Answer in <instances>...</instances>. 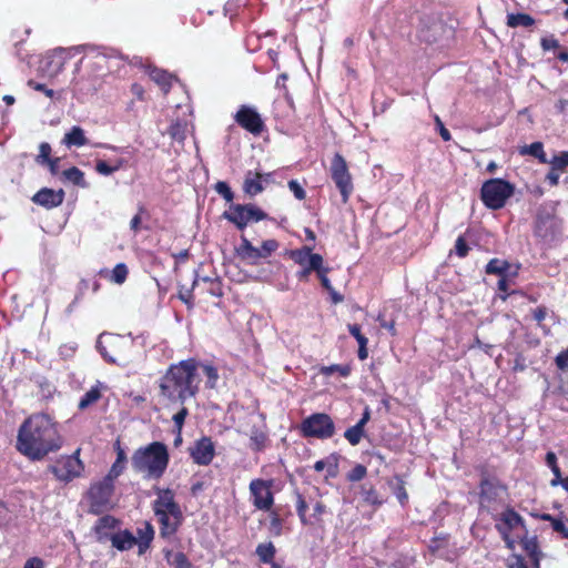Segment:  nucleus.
Listing matches in <instances>:
<instances>
[{
  "instance_id": "obj_13",
  "label": "nucleus",
  "mask_w": 568,
  "mask_h": 568,
  "mask_svg": "<svg viewBox=\"0 0 568 568\" xmlns=\"http://www.w3.org/2000/svg\"><path fill=\"white\" fill-rule=\"evenodd\" d=\"M428 551L446 561H455L459 556L460 551L456 546V542L452 541L449 534L440 532L435 535L428 544Z\"/></svg>"
},
{
  "instance_id": "obj_55",
  "label": "nucleus",
  "mask_w": 568,
  "mask_h": 568,
  "mask_svg": "<svg viewBox=\"0 0 568 568\" xmlns=\"http://www.w3.org/2000/svg\"><path fill=\"white\" fill-rule=\"evenodd\" d=\"M288 189L293 192L294 196L297 200H304L306 197V192L302 187V185L296 180H291L288 182Z\"/></svg>"
},
{
  "instance_id": "obj_5",
  "label": "nucleus",
  "mask_w": 568,
  "mask_h": 568,
  "mask_svg": "<svg viewBox=\"0 0 568 568\" xmlns=\"http://www.w3.org/2000/svg\"><path fill=\"white\" fill-rule=\"evenodd\" d=\"M514 191L515 187L509 182L501 179H490L483 184L480 197L488 209L499 210L504 207Z\"/></svg>"
},
{
  "instance_id": "obj_63",
  "label": "nucleus",
  "mask_w": 568,
  "mask_h": 568,
  "mask_svg": "<svg viewBox=\"0 0 568 568\" xmlns=\"http://www.w3.org/2000/svg\"><path fill=\"white\" fill-rule=\"evenodd\" d=\"M514 561L508 565V568H529L525 558L521 555H514Z\"/></svg>"
},
{
  "instance_id": "obj_14",
  "label": "nucleus",
  "mask_w": 568,
  "mask_h": 568,
  "mask_svg": "<svg viewBox=\"0 0 568 568\" xmlns=\"http://www.w3.org/2000/svg\"><path fill=\"white\" fill-rule=\"evenodd\" d=\"M501 524H496V529L503 536L507 547L514 549L515 542L510 538L511 530L521 527L525 532L527 531L524 518L511 507H507L500 514Z\"/></svg>"
},
{
  "instance_id": "obj_10",
  "label": "nucleus",
  "mask_w": 568,
  "mask_h": 568,
  "mask_svg": "<svg viewBox=\"0 0 568 568\" xmlns=\"http://www.w3.org/2000/svg\"><path fill=\"white\" fill-rule=\"evenodd\" d=\"M273 480L256 478L251 480L248 489L252 504L257 510H271L274 506V494L272 491Z\"/></svg>"
},
{
  "instance_id": "obj_19",
  "label": "nucleus",
  "mask_w": 568,
  "mask_h": 568,
  "mask_svg": "<svg viewBox=\"0 0 568 568\" xmlns=\"http://www.w3.org/2000/svg\"><path fill=\"white\" fill-rule=\"evenodd\" d=\"M155 517L160 528V537L163 539L172 538L179 531L184 520L182 510L178 511L176 517L169 514L155 515Z\"/></svg>"
},
{
  "instance_id": "obj_49",
  "label": "nucleus",
  "mask_w": 568,
  "mask_h": 568,
  "mask_svg": "<svg viewBox=\"0 0 568 568\" xmlns=\"http://www.w3.org/2000/svg\"><path fill=\"white\" fill-rule=\"evenodd\" d=\"M136 534L139 536L138 541H152L154 539L155 531L153 526L149 521H145L144 528H139Z\"/></svg>"
},
{
  "instance_id": "obj_24",
  "label": "nucleus",
  "mask_w": 568,
  "mask_h": 568,
  "mask_svg": "<svg viewBox=\"0 0 568 568\" xmlns=\"http://www.w3.org/2000/svg\"><path fill=\"white\" fill-rule=\"evenodd\" d=\"M487 274H496L498 276L507 275L517 277L519 266H511L507 261L500 258H491L485 268Z\"/></svg>"
},
{
  "instance_id": "obj_43",
  "label": "nucleus",
  "mask_w": 568,
  "mask_h": 568,
  "mask_svg": "<svg viewBox=\"0 0 568 568\" xmlns=\"http://www.w3.org/2000/svg\"><path fill=\"white\" fill-rule=\"evenodd\" d=\"M362 495L365 503L373 506H381L383 500L379 499L378 493L373 485L368 488L366 486L362 487Z\"/></svg>"
},
{
  "instance_id": "obj_8",
  "label": "nucleus",
  "mask_w": 568,
  "mask_h": 568,
  "mask_svg": "<svg viewBox=\"0 0 568 568\" xmlns=\"http://www.w3.org/2000/svg\"><path fill=\"white\" fill-rule=\"evenodd\" d=\"M79 455L80 448L71 455L60 456L52 465L49 466V470L60 481L69 483L73 480L81 476L84 470V465Z\"/></svg>"
},
{
  "instance_id": "obj_58",
  "label": "nucleus",
  "mask_w": 568,
  "mask_h": 568,
  "mask_svg": "<svg viewBox=\"0 0 568 568\" xmlns=\"http://www.w3.org/2000/svg\"><path fill=\"white\" fill-rule=\"evenodd\" d=\"M327 272H328V268L327 267H322L318 273H317V276L323 285L324 288H326L327 291H333V287H332V284H331V281L328 280L327 277Z\"/></svg>"
},
{
  "instance_id": "obj_21",
  "label": "nucleus",
  "mask_w": 568,
  "mask_h": 568,
  "mask_svg": "<svg viewBox=\"0 0 568 568\" xmlns=\"http://www.w3.org/2000/svg\"><path fill=\"white\" fill-rule=\"evenodd\" d=\"M371 419V409L368 406L365 407L361 419L352 427L347 428L344 433V437L352 445L356 446L361 443L365 435V425Z\"/></svg>"
},
{
  "instance_id": "obj_2",
  "label": "nucleus",
  "mask_w": 568,
  "mask_h": 568,
  "mask_svg": "<svg viewBox=\"0 0 568 568\" xmlns=\"http://www.w3.org/2000/svg\"><path fill=\"white\" fill-rule=\"evenodd\" d=\"M223 386L215 366L190 358L170 366L162 379L161 390H200Z\"/></svg>"
},
{
  "instance_id": "obj_30",
  "label": "nucleus",
  "mask_w": 568,
  "mask_h": 568,
  "mask_svg": "<svg viewBox=\"0 0 568 568\" xmlns=\"http://www.w3.org/2000/svg\"><path fill=\"white\" fill-rule=\"evenodd\" d=\"M521 546L530 559L531 567L529 568H539L540 551L537 539L535 537L528 538L527 536H525L521 539Z\"/></svg>"
},
{
  "instance_id": "obj_12",
  "label": "nucleus",
  "mask_w": 568,
  "mask_h": 568,
  "mask_svg": "<svg viewBox=\"0 0 568 568\" xmlns=\"http://www.w3.org/2000/svg\"><path fill=\"white\" fill-rule=\"evenodd\" d=\"M224 217L234 223L240 230H243L251 222H258L266 217V214L255 205H231L229 211L224 212Z\"/></svg>"
},
{
  "instance_id": "obj_9",
  "label": "nucleus",
  "mask_w": 568,
  "mask_h": 568,
  "mask_svg": "<svg viewBox=\"0 0 568 568\" xmlns=\"http://www.w3.org/2000/svg\"><path fill=\"white\" fill-rule=\"evenodd\" d=\"M290 257L302 268L296 273V277L300 281H307L312 272L318 273L323 267V257L317 253L312 252V247L303 246L298 250L290 252Z\"/></svg>"
},
{
  "instance_id": "obj_33",
  "label": "nucleus",
  "mask_w": 568,
  "mask_h": 568,
  "mask_svg": "<svg viewBox=\"0 0 568 568\" xmlns=\"http://www.w3.org/2000/svg\"><path fill=\"white\" fill-rule=\"evenodd\" d=\"M150 78L158 83L165 92L169 91L173 75L168 73L164 70L158 69V68H151L148 69Z\"/></svg>"
},
{
  "instance_id": "obj_40",
  "label": "nucleus",
  "mask_w": 568,
  "mask_h": 568,
  "mask_svg": "<svg viewBox=\"0 0 568 568\" xmlns=\"http://www.w3.org/2000/svg\"><path fill=\"white\" fill-rule=\"evenodd\" d=\"M125 463H126L125 453L120 447V445H118L116 459L113 463V465H112L108 476H111V478H113V479L116 478L118 476H120L121 473L123 471L124 467H125Z\"/></svg>"
},
{
  "instance_id": "obj_37",
  "label": "nucleus",
  "mask_w": 568,
  "mask_h": 568,
  "mask_svg": "<svg viewBox=\"0 0 568 568\" xmlns=\"http://www.w3.org/2000/svg\"><path fill=\"white\" fill-rule=\"evenodd\" d=\"M520 154L525 155V154H529L536 159H538V161L540 163H548V158L544 151V145L541 142H534L529 145H525L521 150H520Z\"/></svg>"
},
{
  "instance_id": "obj_36",
  "label": "nucleus",
  "mask_w": 568,
  "mask_h": 568,
  "mask_svg": "<svg viewBox=\"0 0 568 568\" xmlns=\"http://www.w3.org/2000/svg\"><path fill=\"white\" fill-rule=\"evenodd\" d=\"M268 530L274 537H280L283 534L284 519L281 517L277 508H271Z\"/></svg>"
},
{
  "instance_id": "obj_47",
  "label": "nucleus",
  "mask_w": 568,
  "mask_h": 568,
  "mask_svg": "<svg viewBox=\"0 0 568 568\" xmlns=\"http://www.w3.org/2000/svg\"><path fill=\"white\" fill-rule=\"evenodd\" d=\"M307 508H308V506H307V503H306L305 498L303 497V495L297 494L296 513L298 515V518H300L302 525L310 524V519L306 517Z\"/></svg>"
},
{
  "instance_id": "obj_25",
  "label": "nucleus",
  "mask_w": 568,
  "mask_h": 568,
  "mask_svg": "<svg viewBox=\"0 0 568 568\" xmlns=\"http://www.w3.org/2000/svg\"><path fill=\"white\" fill-rule=\"evenodd\" d=\"M109 540L111 541L112 546L120 551L129 550L134 545H136V538L128 529L113 532Z\"/></svg>"
},
{
  "instance_id": "obj_17",
  "label": "nucleus",
  "mask_w": 568,
  "mask_h": 568,
  "mask_svg": "<svg viewBox=\"0 0 568 568\" xmlns=\"http://www.w3.org/2000/svg\"><path fill=\"white\" fill-rule=\"evenodd\" d=\"M189 454L194 464L207 466L215 457V445L210 436H202L189 448Z\"/></svg>"
},
{
  "instance_id": "obj_28",
  "label": "nucleus",
  "mask_w": 568,
  "mask_h": 568,
  "mask_svg": "<svg viewBox=\"0 0 568 568\" xmlns=\"http://www.w3.org/2000/svg\"><path fill=\"white\" fill-rule=\"evenodd\" d=\"M268 444V435L263 427H252L250 433V449L253 452H262Z\"/></svg>"
},
{
  "instance_id": "obj_57",
  "label": "nucleus",
  "mask_w": 568,
  "mask_h": 568,
  "mask_svg": "<svg viewBox=\"0 0 568 568\" xmlns=\"http://www.w3.org/2000/svg\"><path fill=\"white\" fill-rule=\"evenodd\" d=\"M77 351V344L75 343H68L62 346H60L59 353L62 357L68 358L71 357Z\"/></svg>"
},
{
  "instance_id": "obj_42",
  "label": "nucleus",
  "mask_w": 568,
  "mask_h": 568,
  "mask_svg": "<svg viewBox=\"0 0 568 568\" xmlns=\"http://www.w3.org/2000/svg\"><path fill=\"white\" fill-rule=\"evenodd\" d=\"M123 165L124 160L122 159L116 160L113 165H110L105 161L99 160L95 164V170L99 174L108 176L118 171Z\"/></svg>"
},
{
  "instance_id": "obj_11",
  "label": "nucleus",
  "mask_w": 568,
  "mask_h": 568,
  "mask_svg": "<svg viewBox=\"0 0 568 568\" xmlns=\"http://www.w3.org/2000/svg\"><path fill=\"white\" fill-rule=\"evenodd\" d=\"M331 176L336 184V187L339 190L341 195L343 197V202H347L352 191L353 183L352 178L348 172V166L345 159L336 153L331 162Z\"/></svg>"
},
{
  "instance_id": "obj_54",
  "label": "nucleus",
  "mask_w": 568,
  "mask_h": 568,
  "mask_svg": "<svg viewBox=\"0 0 568 568\" xmlns=\"http://www.w3.org/2000/svg\"><path fill=\"white\" fill-rule=\"evenodd\" d=\"M215 191L223 196L227 202H231L233 200V192L227 185L226 182H217L215 185Z\"/></svg>"
},
{
  "instance_id": "obj_51",
  "label": "nucleus",
  "mask_w": 568,
  "mask_h": 568,
  "mask_svg": "<svg viewBox=\"0 0 568 568\" xmlns=\"http://www.w3.org/2000/svg\"><path fill=\"white\" fill-rule=\"evenodd\" d=\"M516 277H510V276H507V275H503V276H499V281L497 283V287H498V291L503 294H500V298L501 300H506L507 296H508V288H509V285L510 283L514 282Z\"/></svg>"
},
{
  "instance_id": "obj_34",
  "label": "nucleus",
  "mask_w": 568,
  "mask_h": 568,
  "mask_svg": "<svg viewBox=\"0 0 568 568\" xmlns=\"http://www.w3.org/2000/svg\"><path fill=\"white\" fill-rule=\"evenodd\" d=\"M251 174L252 173L248 172V174L246 175L243 189L246 194L254 196L261 193L264 190V187L261 182L262 175L260 173H256L255 176L252 178Z\"/></svg>"
},
{
  "instance_id": "obj_59",
  "label": "nucleus",
  "mask_w": 568,
  "mask_h": 568,
  "mask_svg": "<svg viewBox=\"0 0 568 568\" xmlns=\"http://www.w3.org/2000/svg\"><path fill=\"white\" fill-rule=\"evenodd\" d=\"M456 253L460 257H465L469 251V247L463 237H458L456 241Z\"/></svg>"
},
{
  "instance_id": "obj_1",
  "label": "nucleus",
  "mask_w": 568,
  "mask_h": 568,
  "mask_svg": "<svg viewBox=\"0 0 568 568\" xmlns=\"http://www.w3.org/2000/svg\"><path fill=\"white\" fill-rule=\"evenodd\" d=\"M62 446L57 422L44 413L27 417L18 429L16 449L30 460H41Z\"/></svg>"
},
{
  "instance_id": "obj_6",
  "label": "nucleus",
  "mask_w": 568,
  "mask_h": 568,
  "mask_svg": "<svg viewBox=\"0 0 568 568\" xmlns=\"http://www.w3.org/2000/svg\"><path fill=\"white\" fill-rule=\"evenodd\" d=\"M126 347H132V344L123 337L114 334L103 333L97 341V348L102 357L113 364L125 365L128 356L123 353Z\"/></svg>"
},
{
  "instance_id": "obj_29",
  "label": "nucleus",
  "mask_w": 568,
  "mask_h": 568,
  "mask_svg": "<svg viewBox=\"0 0 568 568\" xmlns=\"http://www.w3.org/2000/svg\"><path fill=\"white\" fill-rule=\"evenodd\" d=\"M539 518L548 521L555 532L559 534L561 538L568 539V518L564 516L556 517L551 514H541Z\"/></svg>"
},
{
  "instance_id": "obj_32",
  "label": "nucleus",
  "mask_w": 568,
  "mask_h": 568,
  "mask_svg": "<svg viewBox=\"0 0 568 568\" xmlns=\"http://www.w3.org/2000/svg\"><path fill=\"white\" fill-rule=\"evenodd\" d=\"M255 554L262 564H273L275 561L276 548L272 541L261 542L256 546Z\"/></svg>"
},
{
  "instance_id": "obj_61",
  "label": "nucleus",
  "mask_w": 568,
  "mask_h": 568,
  "mask_svg": "<svg viewBox=\"0 0 568 568\" xmlns=\"http://www.w3.org/2000/svg\"><path fill=\"white\" fill-rule=\"evenodd\" d=\"M560 172L559 170L557 169H554V166H551L550 171L548 172V174L546 175V181L551 185V186H556L558 185L559 183V178H560Z\"/></svg>"
},
{
  "instance_id": "obj_48",
  "label": "nucleus",
  "mask_w": 568,
  "mask_h": 568,
  "mask_svg": "<svg viewBox=\"0 0 568 568\" xmlns=\"http://www.w3.org/2000/svg\"><path fill=\"white\" fill-rule=\"evenodd\" d=\"M278 248V242L276 240H266L262 243L258 252L261 253V258L270 257L276 250Z\"/></svg>"
},
{
  "instance_id": "obj_53",
  "label": "nucleus",
  "mask_w": 568,
  "mask_h": 568,
  "mask_svg": "<svg viewBox=\"0 0 568 568\" xmlns=\"http://www.w3.org/2000/svg\"><path fill=\"white\" fill-rule=\"evenodd\" d=\"M102 393H85V395L79 402V408L85 409L91 404L98 402L101 398Z\"/></svg>"
},
{
  "instance_id": "obj_46",
  "label": "nucleus",
  "mask_w": 568,
  "mask_h": 568,
  "mask_svg": "<svg viewBox=\"0 0 568 568\" xmlns=\"http://www.w3.org/2000/svg\"><path fill=\"white\" fill-rule=\"evenodd\" d=\"M548 164L562 172L568 166V151L554 155L552 159L548 160Z\"/></svg>"
},
{
  "instance_id": "obj_4",
  "label": "nucleus",
  "mask_w": 568,
  "mask_h": 568,
  "mask_svg": "<svg viewBox=\"0 0 568 568\" xmlns=\"http://www.w3.org/2000/svg\"><path fill=\"white\" fill-rule=\"evenodd\" d=\"M479 480V505L481 508L491 509L503 501V496L508 494V487L496 475L489 473L486 465L477 467Z\"/></svg>"
},
{
  "instance_id": "obj_23",
  "label": "nucleus",
  "mask_w": 568,
  "mask_h": 568,
  "mask_svg": "<svg viewBox=\"0 0 568 568\" xmlns=\"http://www.w3.org/2000/svg\"><path fill=\"white\" fill-rule=\"evenodd\" d=\"M236 255L247 264H256L261 260L258 248L245 237L241 236V243L235 247Z\"/></svg>"
},
{
  "instance_id": "obj_22",
  "label": "nucleus",
  "mask_w": 568,
  "mask_h": 568,
  "mask_svg": "<svg viewBox=\"0 0 568 568\" xmlns=\"http://www.w3.org/2000/svg\"><path fill=\"white\" fill-rule=\"evenodd\" d=\"M119 520L111 515L100 517L94 525V534L99 542H105L113 535L111 530L115 529Z\"/></svg>"
},
{
  "instance_id": "obj_44",
  "label": "nucleus",
  "mask_w": 568,
  "mask_h": 568,
  "mask_svg": "<svg viewBox=\"0 0 568 568\" xmlns=\"http://www.w3.org/2000/svg\"><path fill=\"white\" fill-rule=\"evenodd\" d=\"M321 375L324 377H332V376H341L345 377L348 375L349 369L346 366L341 365H331V366H323L320 371Z\"/></svg>"
},
{
  "instance_id": "obj_3",
  "label": "nucleus",
  "mask_w": 568,
  "mask_h": 568,
  "mask_svg": "<svg viewBox=\"0 0 568 568\" xmlns=\"http://www.w3.org/2000/svg\"><path fill=\"white\" fill-rule=\"evenodd\" d=\"M170 463L168 447L161 442H152L138 448L131 458L132 468L145 479H160Z\"/></svg>"
},
{
  "instance_id": "obj_62",
  "label": "nucleus",
  "mask_w": 568,
  "mask_h": 568,
  "mask_svg": "<svg viewBox=\"0 0 568 568\" xmlns=\"http://www.w3.org/2000/svg\"><path fill=\"white\" fill-rule=\"evenodd\" d=\"M556 365L561 371H568V355L566 352H560L555 358Z\"/></svg>"
},
{
  "instance_id": "obj_7",
  "label": "nucleus",
  "mask_w": 568,
  "mask_h": 568,
  "mask_svg": "<svg viewBox=\"0 0 568 568\" xmlns=\"http://www.w3.org/2000/svg\"><path fill=\"white\" fill-rule=\"evenodd\" d=\"M301 433L305 438L327 439L335 434V425L329 415L315 413L303 419Z\"/></svg>"
},
{
  "instance_id": "obj_18",
  "label": "nucleus",
  "mask_w": 568,
  "mask_h": 568,
  "mask_svg": "<svg viewBox=\"0 0 568 568\" xmlns=\"http://www.w3.org/2000/svg\"><path fill=\"white\" fill-rule=\"evenodd\" d=\"M236 123L254 135L261 134L264 123L257 111L248 105H241L234 116Z\"/></svg>"
},
{
  "instance_id": "obj_20",
  "label": "nucleus",
  "mask_w": 568,
  "mask_h": 568,
  "mask_svg": "<svg viewBox=\"0 0 568 568\" xmlns=\"http://www.w3.org/2000/svg\"><path fill=\"white\" fill-rule=\"evenodd\" d=\"M64 200V191L62 189L60 190H52L48 187H43L40 191H38L33 197L32 201L41 205L45 209H53L62 204Z\"/></svg>"
},
{
  "instance_id": "obj_52",
  "label": "nucleus",
  "mask_w": 568,
  "mask_h": 568,
  "mask_svg": "<svg viewBox=\"0 0 568 568\" xmlns=\"http://www.w3.org/2000/svg\"><path fill=\"white\" fill-rule=\"evenodd\" d=\"M326 507L322 501H316L313 507V520H310L308 525H315L322 523V516L325 513Z\"/></svg>"
},
{
  "instance_id": "obj_16",
  "label": "nucleus",
  "mask_w": 568,
  "mask_h": 568,
  "mask_svg": "<svg viewBox=\"0 0 568 568\" xmlns=\"http://www.w3.org/2000/svg\"><path fill=\"white\" fill-rule=\"evenodd\" d=\"M114 491L113 478L105 476L102 480L91 485L89 499L95 511H100L109 503Z\"/></svg>"
},
{
  "instance_id": "obj_31",
  "label": "nucleus",
  "mask_w": 568,
  "mask_h": 568,
  "mask_svg": "<svg viewBox=\"0 0 568 568\" xmlns=\"http://www.w3.org/2000/svg\"><path fill=\"white\" fill-rule=\"evenodd\" d=\"M62 142L68 146H83L88 143V139L85 138L84 131L80 126H72L69 132L64 134Z\"/></svg>"
},
{
  "instance_id": "obj_64",
  "label": "nucleus",
  "mask_w": 568,
  "mask_h": 568,
  "mask_svg": "<svg viewBox=\"0 0 568 568\" xmlns=\"http://www.w3.org/2000/svg\"><path fill=\"white\" fill-rule=\"evenodd\" d=\"M23 568H44V562L39 557H31L24 562Z\"/></svg>"
},
{
  "instance_id": "obj_38",
  "label": "nucleus",
  "mask_w": 568,
  "mask_h": 568,
  "mask_svg": "<svg viewBox=\"0 0 568 568\" xmlns=\"http://www.w3.org/2000/svg\"><path fill=\"white\" fill-rule=\"evenodd\" d=\"M186 396H185V393H179L178 394V399L180 400L181 403V408L179 409L178 413H175L172 417L173 419V423H174V427L176 429L178 433H182V428L184 426V423H185V418L186 416L189 415V410L187 408L183 405L184 404V400H185Z\"/></svg>"
},
{
  "instance_id": "obj_56",
  "label": "nucleus",
  "mask_w": 568,
  "mask_h": 568,
  "mask_svg": "<svg viewBox=\"0 0 568 568\" xmlns=\"http://www.w3.org/2000/svg\"><path fill=\"white\" fill-rule=\"evenodd\" d=\"M64 49L62 48H59V49H55L54 52L52 53L51 58H52V63L55 64L57 67V70H60L64 63Z\"/></svg>"
},
{
  "instance_id": "obj_45",
  "label": "nucleus",
  "mask_w": 568,
  "mask_h": 568,
  "mask_svg": "<svg viewBox=\"0 0 568 568\" xmlns=\"http://www.w3.org/2000/svg\"><path fill=\"white\" fill-rule=\"evenodd\" d=\"M366 475L367 468L362 464H357L346 474V479L351 483H355L364 479Z\"/></svg>"
},
{
  "instance_id": "obj_50",
  "label": "nucleus",
  "mask_w": 568,
  "mask_h": 568,
  "mask_svg": "<svg viewBox=\"0 0 568 568\" xmlns=\"http://www.w3.org/2000/svg\"><path fill=\"white\" fill-rule=\"evenodd\" d=\"M50 154H51L50 144L47 142H42L39 145V154L37 155V159H36L37 163L44 165V163H47L51 160Z\"/></svg>"
},
{
  "instance_id": "obj_35",
  "label": "nucleus",
  "mask_w": 568,
  "mask_h": 568,
  "mask_svg": "<svg viewBox=\"0 0 568 568\" xmlns=\"http://www.w3.org/2000/svg\"><path fill=\"white\" fill-rule=\"evenodd\" d=\"M534 23V18L527 13H510L507 16V26L510 28H529Z\"/></svg>"
},
{
  "instance_id": "obj_27",
  "label": "nucleus",
  "mask_w": 568,
  "mask_h": 568,
  "mask_svg": "<svg viewBox=\"0 0 568 568\" xmlns=\"http://www.w3.org/2000/svg\"><path fill=\"white\" fill-rule=\"evenodd\" d=\"M162 552L166 562L174 568H195L187 556L182 551L164 548Z\"/></svg>"
},
{
  "instance_id": "obj_39",
  "label": "nucleus",
  "mask_w": 568,
  "mask_h": 568,
  "mask_svg": "<svg viewBox=\"0 0 568 568\" xmlns=\"http://www.w3.org/2000/svg\"><path fill=\"white\" fill-rule=\"evenodd\" d=\"M129 268L124 263H118L108 275V280L114 284L122 285L128 277Z\"/></svg>"
},
{
  "instance_id": "obj_41",
  "label": "nucleus",
  "mask_w": 568,
  "mask_h": 568,
  "mask_svg": "<svg viewBox=\"0 0 568 568\" xmlns=\"http://www.w3.org/2000/svg\"><path fill=\"white\" fill-rule=\"evenodd\" d=\"M63 176L65 178V180L72 182L73 184H75L78 186H81V187L87 186V183L84 180V173L75 166L64 170Z\"/></svg>"
},
{
  "instance_id": "obj_26",
  "label": "nucleus",
  "mask_w": 568,
  "mask_h": 568,
  "mask_svg": "<svg viewBox=\"0 0 568 568\" xmlns=\"http://www.w3.org/2000/svg\"><path fill=\"white\" fill-rule=\"evenodd\" d=\"M388 487L396 496L400 506L405 507L408 504V494L406 490V481L402 475H394L392 479L387 481Z\"/></svg>"
},
{
  "instance_id": "obj_15",
  "label": "nucleus",
  "mask_w": 568,
  "mask_h": 568,
  "mask_svg": "<svg viewBox=\"0 0 568 568\" xmlns=\"http://www.w3.org/2000/svg\"><path fill=\"white\" fill-rule=\"evenodd\" d=\"M156 498L152 501V510L155 515L169 514L176 517L178 511L182 510L180 504L175 500V493L171 488L153 487Z\"/></svg>"
},
{
  "instance_id": "obj_60",
  "label": "nucleus",
  "mask_w": 568,
  "mask_h": 568,
  "mask_svg": "<svg viewBox=\"0 0 568 568\" xmlns=\"http://www.w3.org/2000/svg\"><path fill=\"white\" fill-rule=\"evenodd\" d=\"M541 47L544 50H554L559 47V41L554 37L542 38L541 39Z\"/></svg>"
}]
</instances>
